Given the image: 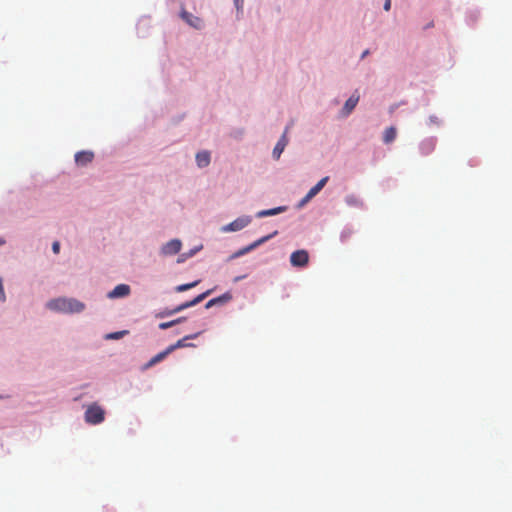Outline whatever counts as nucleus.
<instances>
[{"instance_id":"f257e3e1","label":"nucleus","mask_w":512,"mask_h":512,"mask_svg":"<svg viewBox=\"0 0 512 512\" xmlns=\"http://www.w3.org/2000/svg\"><path fill=\"white\" fill-rule=\"evenodd\" d=\"M47 307L63 313H79L84 310L85 305L73 298H57L49 301Z\"/></svg>"},{"instance_id":"f03ea898","label":"nucleus","mask_w":512,"mask_h":512,"mask_svg":"<svg viewBox=\"0 0 512 512\" xmlns=\"http://www.w3.org/2000/svg\"><path fill=\"white\" fill-rule=\"evenodd\" d=\"M104 417L105 411L101 406H99L96 403L88 406V408L85 411V421L89 424H100L101 422L104 421Z\"/></svg>"},{"instance_id":"7ed1b4c3","label":"nucleus","mask_w":512,"mask_h":512,"mask_svg":"<svg viewBox=\"0 0 512 512\" xmlns=\"http://www.w3.org/2000/svg\"><path fill=\"white\" fill-rule=\"evenodd\" d=\"M277 231H274L272 234H269L267 236H263L261 237L260 239L254 241L253 243H251L250 245L238 250L237 252L233 253L231 256H230V259H235V258H238L250 251H252L253 249L257 248L258 246H260L261 244L267 242L268 240H270L271 238H273L275 235H277Z\"/></svg>"},{"instance_id":"20e7f679","label":"nucleus","mask_w":512,"mask_h":512,"mask_svg":"<svg viewBox=\"0 0 512 512\" xmlns=\"http://www.w3.org/2000/svg\"><path fill=\"white\" fill-rule=\"evenodd\" d=\"M290 262L294 267H304L309 262V254L303 249L294 251L290 256Z\"/></svg>"},{"instance_id":"39448f33","label":"nucleus","mask_w":512,"mask_h":512,"mask_svg":"<svg viewBox=\"0 0 512 512\" xmlns=\"http://www.w3.org/2000/svg\"><path fill=\"white\" fill-rule=\"evenodd\" d=\"M181 247L182 243L179 239H172L161 247V254L164 256L175 255L181 250Z\"/></svg>"},{"instance_id":"423d86ee","label":"nucleus","mask_w":512,"mask_h":512,"mask_svg":"<svg viewBox=\"0 0 512 512\" xmlns=\"http://www.w3.org/2000/svg\"><path fill=\"white\" fill-rule=\"evenodd\" d=\"M250 222H251V219L248 216L239 217L236 220L229 223L228 225L224 226L223 231L224 232L239 231V230L243 229L244 227H246Z\"/></svg>"},{"instance_id":"0eeeda50","label":"nucleus","mask_w":512,"mask_h":512,"mask_svg":"<svg viewBox=\"0 0 512 512\" xmlns=\"http://www.w3.org/2000/svg\"><path fill=\"white\" fill-rule=\"evenodd\" d=\"M210 293H211V291L208 290V291L198 295L193 300L185 302V303H183L181 305H178L172 311H170L168 314H175V313L183 311L184 309H187L189 307L195 306L198 303H200L201 301H203Z\"/></svg>"},{"instance_id":"6e6552de","label":"nucleus","mask_w":512,"mask_h":512,"mask_svg":"<svg viewBox=\"0 0 512 512\" xmlns=\"http://www.w3.org/2000/svg\"><path fill=\"white\" fill-rule=\"evenodd\" d=\"M131 289L127 284H119L113 290L108 293V297L111 299L126 297L130 294Z\"/></svg>"},{"instance_id":"1a4fd4ad","label":"nucleus","mask_w":512,"mask_h":512,"mask_svg":"<svg viewBox=\"0 0 512 512\" xmlns=\"http://www.w3.org/2000/svg\"><path fill=\"white\" fill-rule=\"evenodd\" d=\"M289 127H286L283 135L281 136V138L279 139V141L277 142V144L275 145L274 149H273V157L278 160L282 154V152L284 151L286 145L288 144V138H287V131H288Z\"/></svg>"},{"instance_id":"9d476101","label":"nucleus","mask_w":512,"mask_h":512,"mask_svg":"<svg viewBox=\"0 0 512 512\" xmlns=\"http://www.w3.org/2000/svg\"><path fill=\"white\" fill-rule=\"evenodd\" d=\"M94 159V153L91 151H80L75 154V162L78 166H86Z\"/></svg>"},{"instance_id":"9b49d317","label":"nucleus","mask_w":512,"mask_h":512,"mask_svg":"<svg viewBox=\"0 0 512 512\" xmlns=\"http://www.w3.org/2000/svg\"><path fill=\"white\" fill-rule=\"evenodd\" d=\"M181 17L185 22L196 29H200L202 27V20L185 10H182Z\"/></svg>"},{"instance_id":"f8f14e48","label":"nucleus","mask_w":512,"mask_h":512,"mask_svg":"<svg viewBox=\"0 0 512 512\" xmlns=\"http://www.w3.org/2000/svg\"><path fill=\"white\" fill-rule=\"evenodd\" d=\"M210 160V152L206 150L200 151L196 154V163L200 168L207 167L210 164Z\"/></svg>"},{"instance_id":"ddd939ff","label":"nucleus","mask_w":512,"mask_h":512,"mask_svg":"<svg viewBox=\"0 0 512 512\" xmlns=\"http://www.w3.org/2000/svg\"><path fill=\"white\" fill-rule=\"evenodd\" d=\"M359 101V96L358 95H351L345 102L344 104V107H343V112H344V115H349L352 110L356 107L357 103Z\"/></svg>"},{"instance_id":"4468645a","label":"nucleus","mask_w":512,"mask_h":512,"mask_svg":"<svg viewBox=\"0 0 512 512\" xmlns=\"http://www.w3.org/2000/svg\"><path fill=\"white\" fill-rule=\"evenodd\" d=\"M171 353V351H169V348L167 347L164 351L156 354L154 357H152L148 363L145 364V368H150L152 366H154L155 364L161 362L162 360H164L169 354Z\"/></svg>"},{"instance_id":"2eb2a0df","label":"nucleus","mask_w":512,"mask_h":512,"mask_svg":"<svg viewBox=\"0 0 512 512\" xmlns=\"http://www.w3.org/2000/svg\"><path fill=\"white\" fill-rule=\"evenodd\" d=\"M285 210H286L285 206H279V207L272 208V209L261 210V211H259L256 214V216L258 218H263V217H267V216H274V215H277L279 213L284 212Z\"/></svg>"},{"instance_id":"dca6fc26","label":"nucleus","mask_w":512,"mask_h":512,"mask_svg":"<svg viewBox=\"0 0 512 512\" xmlns=\"http://www.w3.org/2000/svg\"><path fill=\"white\" fill-rule=\"evenodd\" d=\"M198 335H199V333H195V334H192V335L185 336L184 338L178 340L175 344L170 345L168 347L169 351H171V353H172L177 348H182V347L190 346V344L186 343V340H188V339H195Z\"/></svg>"},{"instance_id":"f3484780","label":"nucleus","mask_w":512,"mask_h":512,"mask_svg":"<svg viewBox=\"0 0 512 512\" xmlns=\"http://www.w3.org/2000/svg\"><path fill=\"white\" fill-rule=\"evenodd\" d=\"M345 202L350 207L361 208L363 201L355 194H350L345 197Z\"/></svg>"},{"instance_id":"a211bd4d","label":"nucleus","mask_w":512,"mask_h":512,"mask_svg":"<svg viewBox=\"0 0 512 512\" xmlns=\"http://www.w3.org/2000/svg\"><path fill=\"white\" fill-rule=\"evenodd\" d=\"M396 135H397V130L395 127L391 126V127H388L387 129H385L384 131V134H383V141L386 143V144H389L391 142H393L396 138Z\"/></svg>"},{"instance_id":"6ab92c4d","label":"nucleus","mask_w":512,"mask_h":512,"mask_svg":"<svg viewBox=\"0 0 512 512\" xmlns=\"http://www.w3.org/2000/svg\"><path fill=\"white\" fill-rule=\"evenodd\" d=\"M329 180V177L326 176L322 178L315 186H313L308 192L309 196L315 197L326 185L327 181Z\"/></svg>"},{"instance_id":"aec40b11","label":"nucleus","mask_w":512,"mask_h":512,"mask_svg":"<svg viewBox=\"0 0 512 512\" xmlns=\"http://www.w3.org/2000/svg\"><path fill=\"white\" fill-rule=\"evenodd\" d=\"M435 148V143L432 140L425 141L421 144V151L422 154L428 155L431 153Z\"/></svg>"},{"instance_id":"412c9836","label":"nucleus","mask_w":512,"mask_h":512,"mask_svg":"<svg viewBox=\"0 0 512 512\" xmlns=\"http://www.w3.org/2000/svg\"><path fill=\"white\" fill-rule=\"evenodd\" d=\"M184 320H185L184 317H180L178 319H175V320H172V321H169V322H162V323L159 324V328L161 330H166V329H168V328H170V327H172V326H174V325H176V324H178V323H180V322H182Z\"/></svg>"},{"instance_id":"4be33fe9","label":"nucleus","mask_w":512,"mask_h":512,"mask_svg":"<svg viewBox=\"0 0 512 512\" xmlns=\"http://www.w3.org/2000/svg\"><path fill=\"white\" fill-rule=\"evenodd\" d=\"M198 283H199V281H194L192 283H187V284H181V285H178L175 288V290L177 292H183V291H186V290H189V289L195 287Z\"/></svg>"},{"instance_id":"5701e85b","label":"nucleus","mask_w":512,"mask_h":512,"mask_svg":"<svg viewBox=\"0 0 512 512\" xmlns=\"http://www.w3.org/2000/svg\"><path fill=\"white\" fill-rule=\"evenodd\" d=\"M128 333V331L126 330H123V331H118V332H114V333H110L106 336L107 339H120L122 338L124 335H126Z\"/></svg>"},{"instance_id":"b1692460","label":"nucleus","mask_w":512,"mask_h":512,"mask_svg":"<svg viewBox=\"0 0 512 512\" xmlns=\"http://www.w3.org/2000/svg\"><path fill=\"white\" fill-rule=\"evenodd\" d=\"M231 299H232V295L229 292L224 293L223 295H221L219 297H216L217 304L226 303V302L230 301Z\"/></svg>"},{"instance_id":"393cba45","label":"nucleus","mask_w":512,"mask_h":512,"mask_svg":"<svg viewBox=\"0 0 512 512\" xmlns=\"http://www.w3.org/2000/svg\"><path fill=\"white\" fill-rule=\"evenodd\" d=\"M198 250H199V248H197V249H195V250L190 251V253H189V254H187V255H186V254L181 255V256L178 258L177 262H178V263L183 262V261L185 260V258L193 256V255L196 253V251H198Z\"/></svg>"},{"instance_id":"a878e982","label":"nucleus","mask_w":512,"mask_h":512,"mask_svg":"<svg viewBox=\"0 0 512 512\" xmlns=\"http://www.w3.org/2000/svg\"><path fill=\"white\" fill-rule=\"evenodd\" d=\"M0 300L2 302H4L6 300V295H5V292H4L3 282H2L1 278H0Z\"/></svg>"},{"instance_id":"bb28decb","label":"nucleus","mask_w":512,"mask_h":512,"mask_svg":"<svg viewBox=\"0 0 512 512\" xmlns=\"http://www.w3.org/2000/svg\"><path fill=\"white\" fill-rule=\"evenodd\" d=\"M52 250L55 254H58L59 251H60V243L58 241H55L53 244H52Z\"/></svg>"},{"instance_id":"cd10ccee","label":"nucleus","mask_w":512,"mask_h":512,"mask_svg":"<svg viewBox=\"0 0 512 512\" xmlns=\"http://www.w3.org/2000/svg\"><path fill=\"white\" fill-rule=\"evenodd\" d=\"M313 198V196H309V192L305 195V197L301 200L300 202V206H303L304 204H306L307 202H309L311 199Z\"/></svg>"},{"instance_id":"c85d7f7f","label":"nucleus","mask_w":512,"mask_h":512,"mask_svg":"<svg viewBox=\"0 0 512 512\" xmlns=\"http://www.w3.org/2000/svg\"><path fill=\"white\" fill-rule=\"evenodd\" d=\"M237 10H242L244 0H233Z\"/></svg>"},{"instance_id":"c756f323","label":"nucleus","mask_w":512,"mask_h":512,"mask_svg":"<svg viewBox=\"0 0 512 512\" xmlns=\"http://www.w3.org/2000/svg\"><path fill=\"white\" fill-rule=\"evenodd\" d=\"M214 305H217V300H216V298H213V299L209 300V301L206 303L205 308H207V309H208V308H210V307H212V306H214Z\"/></svg>"},{"instance_id":"7c9ffc66","label":"nucleus","mask_w":512,"mask_h":512,"mask_svg":"<svg viewBox=\"0 0 512 512\" xmlns=\"http://www.w3.org/2000/svg\"><path fill=\"white\" fill-rule=\"evenodd\" d=\"M391 8V0H385V3H384V10L385 11H389Z\"/></svg>"},{"instance_id":"2f4dec72","label":"nucleus","mask_w":512,"mask_h":512,"mask_svg":"<svg viewBox=\"0 0 512 512\" xmlns=\"http://www.w3.org/2000/svg\"><path fill=\"white\" fill-rule=\"evenodd\" d=\"M245 277H246V275L237 276V277L234 278V282H238V281L244 279Z\"/></svg>"},{"instance_id":"473e14b6","label":"nucleus","mask_w":512,"mask_h":512,"mask_svg":"<svg viewBox=\"0 0 512 512\" xmlns=\"http://www.w3.org/2000/svg\"><path fill=\"white\" fill-rule=\"evenodd\" d=\"M369 54V51L368 50H365L362 55H361V58H365L367 55Z\"/></svg>"},{"instance_id":"72a5a7b5","label":"nucleus","mask_w":512,"mask_h":512,"mask_svg":"<svg viewBox=\"0 0 512 512\" xmlns=\"http://www.w3.org/2000/svg\"><path fill=\"white\" fill-rule=\"evenodd\" d=\"M4 244V240L0 239V245Z\"/></svg>"}]
</instances>
